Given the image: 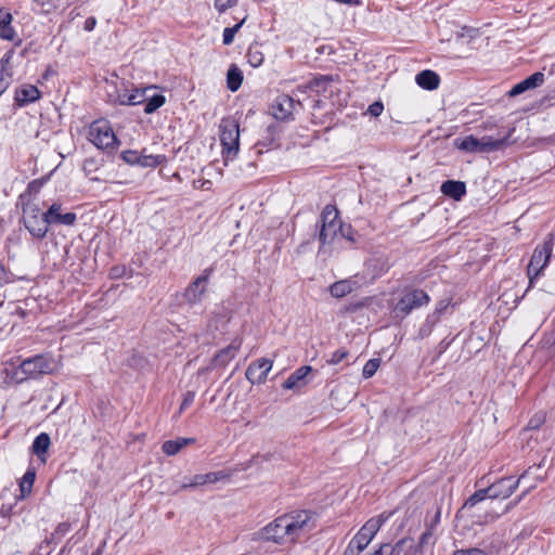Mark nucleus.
I'll return each instance as SVG.
<instances>
[{
	"mask_svg": "<svg viewBox=\"0 0 555 555\" xmlns=\"http://www.w3.org/2000/svg\"><path fill=\"white\" fill-rule=\"evenodd\" d=\"M449 305H450V300H440L436 305L435 310L431 313H429L428 315H435L436 321L439 322L442 313L448 309Z\"/></svg>",
	"mask_w": 555,
	"mask_h": 555,
	"instance_id": "nucleus-45",
	"label": "nucleus"
},
{
	"mask_svg": "<svg viewBox=\"0 0 555 555\" xmlns=\"http://www.w3.org/2000/svg\"><path fill=\"white\" fill-rule=\"evenodd\" d=\"M12 14L8 10L0 8V38L3 40L12 41L16 36L12 27Z\"/></svg>",
	"mask_w": 555,
	"mask_h": 555,
	"instance_id": "nucleus-24",
	"label": "nucleus"
},
{
	"mask_svg": "<svg viewBox=\"0 0 555 555\" xmlns=\"http://www.w3.org/2000/svg\"><path fill=\"white\" fill-rule=\"evenodd\" d=\"M384 111V105L380 101H376L369 105L367 113L373 117H378Z\"/></svg>",
	"mask_w": 555,
	"mask_h": 555,
	"instance_id": "nucleus-47",
	"label": "nucleus"
},
{
	"mask_svg": "<svg viewBox=\"0 0 555 555\" xmlns=\"http://www.w3.org/2000/svg\"><path fill=\"white\" fill-rule=\"evenodd\" d=\"M332 78L330 76H319L312 79L305 89H310L315 92H322L326 90V87L332 82Z\"/></svg>",
	"mask_w": 555,
	"mask_h": 555,
	"instance_id": "nucleus-32",
	"label": "nucleus"
},
{
	"mask_svg": "<svg viewBox=\"0 0 555 555\" xmlns=\"http://www.w3.org/2000/svg\"><path fill=\"white\" fill-rule=\"evenodd\" d=\"M244 22H245V20L235 24L233 27L224 28L223 35H222V42L224 46H230L233 42L235 34L241 29Z\"/></svg>",
	"mask_w": 555,
	"mask_h": 555,
	"instance_id": "nucleus-36",
	"label": "nucleus"
},
{
	"mask_svg": "<svg viewBox=\"0 0 555 555\" xmlns=\"http://www.w3.org/2000/svg\"><path fill=\"white\" fill-rule=\"evenodd\" d=\"M530 470L531 467L525 470L516 480L513 477H504L491 483L488 487V492H490V499L504 500L509 498L517 489L519 483L529 476Z\"/></svg>",
	"mask_w": 555,
	"mask_h": 555,
	"instance_id": "nucleus-11",
	"label": "nucleus"
},
{
	"mask_svg": "<svg viewBox=\"0 0 555 555\" xmlns=\"http://www.w3.org/2000/svg\"><path fill=\"white\" fill-rule=\"evenodd\" d=\"M247 62L253 67H259L264 60V55L258 44H251L246 53Z\"/></svg>",
	"mask_w": 555,
	"mask_h": 555,
	"instance_id": "nucleus-29",
	"label": "nucleus"
},
{
	"mask_svg": "<svg viewBox=\"0 0 555 555\" xmlns=\"http://www.w3.org/2000/svg\"><path fill=\"white\" fill-rule=\"evenodd\" d=\"M243 82V73L242 70L235 65L232 64L227 73V87L230 91L235 92L237 91Z\"/></svg>",
	"mask_w": 555,
	"mask_h": 555,
	"instance_id": "nucleus-27",
	"label": "nucleus"
},
{
	"mask_svg": "<svg viewBox=\"0 0 555 555\" xmlns=\"http://www.w3.org/2000/svg\"><path fill=\"white\" fill-rule=\"evenodd\" d=\"M357 287V282L350 279L341 280L330 286V293L335 298H343L352 293Z\"/></svg>",
	"mask_w": 555,
	"mask_h": 555,
	"instance_id": "nucleus-25",
	"label": "nucleus"
},
{
	"mask_svg": "<svg viewBox=\"0 0 555 555\" xmlns=\"http://www.w3.org/2000/svg\"><path fill=\"white\" fill-rule=\"evenodd\" d=\"M203 485H206L205 474H198V475L193 476L189 482L183 483L181 488L188 489V488H194V487H198V486H203Z\"/></svg>",
	"mask_w": 555,
	"mask_h": 555,
	"instance_id": "nucleus-42",
	"label": "nucleus"
},
{
	"mask_svg": "<svg viewBox=\"0 0 555 555\" xmlns=\"http://www.w3.org/2000/svg\"><path fill=\"white\" fill-rule=\"evenodd\" d=\"M273 362L269 359H258L248 365L245 372V376L251 384L261 385L267 380Z\"/></svg>",
	"mask_w": 555,
	"mask_h": 555,
	"instance_id": "nucleus-14",
	"label": "nucleus"
},
{
	"mask_svg": "<svg viewBox=\"0 0 555 555\" xmlns=\"http://www.w3.org/2000/svg\"><path fill=\"white\" fill-rule=\"evenodd\" d=\"M41 98L39 89L29 83H24L15 90L14 103L18 107H24Z\"/></svg>",
	"mask_w": 555,
	"mask_h": 555,
	"instance_id": "nucleus-16",
	"label": "nucleus"
},
{
	"mask_svg": "<svg viewBox=\"0 0 555 555\" xmlns=\"http://www.w3.org/2000/svg\"><path fill=\"white\" fill-rule=\"evenodd\" d=\"M314 528L313 515L309 511H294L282 516L263 527L257 534L260 539L276 544H295L300 538L306 537Z\"/></svg>",
	"mask_w": 555,
	"mask_h": 555,
	"instance_id": "nucleus-1",
	"label": "nucleus"
},
{
	"mask_svg": "<svg viewBox=\"0 0 555 555\" xmlns=\"http://www.w3.org/2000/svg\"><path fill=\"white\" fill-rule=\"evenodd\" d=\"M212 268H206L203 273L197 276L190 285L185 288L183 293V298L190 305H196L202 301L203 296L207 291V285L212 274Z\"/></svg>",
	"mask_w": 555,
	"mask_h": 555,
	"instance_id": "nucleus-13",
	"label": "nucleus"
},
{
	"mask_svg": "<svg viewBox=\"0 0 555 555\" xmlns=\"http://www.w3.org/2000/svg\"><path fill=\"white\" fill-rule=\"evenodd\" d=\"M49 225H74L77 216L75 212H62V204L53 203L44 212Z\"/></svg>",
	"mask_w": 555,
	"mask_h": 555,
	"instance_id": "nucleus-15",
	"label": "nucleus"
},
{
	"mask_svg": "<svg viewBox=\"0 0 555 555\" xmlns=\"http://www.w3.org/2000/svg\"><path fill=\"white\" fill-rule=\"evenodd\" d=\"M415 81L421 88L431 91L439 87L440 78L434 70L425 69L416 75Z\"/></svg>",
	"mask_w": 555,
	"mask_h": 555,
	"instance_id": "nucleus-22",
	"label": "nucleus"
},
{
	"mask_svg": "<svg viewBox=\"0 0 555 555\" xmlns=\"http://www.w3.org/2000/svg\"><path fill=\"white\" fill-rule=\"evenodd\" d=\"M228 477H229V475L227 473H224L223 470L211 472V473L205 474V482L206 483H216V482L223 480Z\"/></svg>",
	"mask_w": 555,
	"mask_h": 555,
	"instance_id": "nucleus-40",
	"label": "nucleus"
},
{
	"mask_svg": "<svg viewBox=\"0 0 555 555\" xmlns=\"http://www.w3.org/2000/svg\"><path fill=\"white\" fill-rule=\"evenodd\" d=\"M379 363H380V360L379 359H371L369 360L364 366H363V370H362V375L364 378H370L372 377L377 369L379 367Z\"/></svg>",
	"mask_w": 555,
	"mask_h": 555,
	"instance_id": "nucleus-38",
	"label": "nucleus"
},
{
	"mask_svg": "<svg viewBox=\"0 0 555 555\" xmlns=\"http://www.w3.org/2000/svg\"><path fill=\"white\" fill-rule=\"evenodd\" d=\"M60 540L57 539V535H53V533L51 534L50 538H47L40 545V548L42 550L44 546V544L47 546H49L50 544H56Z\"/></svg>",
	"mask_w": 555,
	"mask_h": 555,
	"instance_id": "nucleus-55",
	"label": "nucleus"
},
{
	"mask_svg": "<svg viewBox=\"0 0 555 555\" xmlns=\"http://www.w3.org/2000/svg\"><path fill=\"white\" fill-rule=\"evenodd\" d=\"M242 345V340L235 338L225 348L221 349L212 360L215 366H227L237 354Z\"/></svg>",
	"mask_w": 555,
	"mask_h": 555,
	"instance_id": "nucleus-17",
	"label": "nucleus"
},
{
	"mask_svg": "<svg viewBox=\"0 0 555 555\" xmlns=\"http://www.w3.org/2000/svg\"><path fill=\"white\" fill-rule=\"evenodd\" d=\"M499 516H500L499 514H493V515H491L490 520H494V519H496Z\"/></svg>",
	"mask_w": 555,
	"mask_h": 555,
	"instance_id": "nucleus-64",
	"label": "nucleus"
},
{
	"mask_svg": "<svg viewBox=\"0 0 555 555\" xmlns=\"http://www.w3.org/2000/svg\"><path fill=\"white\" fill-rule=\"evenodd\" d=\"M430 297L423 289H411L402 294L397 301L393 311L397 315L406 317L413 310L425 307L429 304Z\"/></svg>",
	"mask_w": 555,
	"mask_h": 555,
	"instance_id": "nucleus-8",
	"label": "nucleus"
},
{
	"mask_svg": "<svg viewBox=\"0 0 555 555\" xmlns=\"http://www.w3.org/2000/svg\"><path fill=\"white\" fill-rule=\"evenodd\" d=\"M390 516L391 513H382L378 516L370 518L354 534L351 541L357 544L358 548L364 551Z\"/></svg>",
	"mask_w": 555,
	"mask_h": 555,
	"instance_id": "nucleus-9",
	"label": "nucleus"
},
{
	"mask_svg": "<svg viewBox=\"0 0 555 555\" xmlns=\"http://www.w3.org/2000/svg\"><path fill=\"white\" fill-rule=\"evenodd\" d=\"M194 442V438H177L176 440H167L163 443L162 450L166 455L172 456L179 453L188 444Z\"/></svg>",
	"mask_w": 555,
	"mask_h": 555,
	"instance_id": "nucleus-26",
	"label": "nucleus"
},
{
	"mask_svg": "<svg viewBox=\"0 0 555 555\" xmlns=\"http://www.w3.org/2000/svg\"><path fill=\"white\" fill-rule=\"evenodd\" d=\"M437 323H438V321H436L435 315H427L425 322L421 325V327L418 330V337L425 338V337L429 336Z\"/></svg>",
	"mask_w": 555,
	"mask_h": 555,
	"instance_id": "nucleus-34",
	"label": "nucleus"
},
{
	"mask_svg": "<svg viewBox=\"0 0 555 555\" xmlns=\"http://www.w3.org/2000/svg\"><path fill=\"white\" fill-rule=\"evenodd\" d=\"M220 143L224 162L233 160L240 150V126L232 117L222 118L220 126Z\"/></svg>",
	"mask_w": 555,
	"mask_h": 555,
	"instance_id": "nucleus-6",
	"label": "nucleus"
},
{
	"mask_svg": "<svg viewBox=\"0 0 555 555\" xmlns=\"http://www.w3.org/2000/svg\"><path fill=\"white\" fill-rule=\"evenodd\" d=\"M91 555H102V550L98 548L95 552H93Z\"/></svg>",
	"mask_w": 555,
	"mask_h": 555,
	"instance_id": "nucleus-63",
	"label": "nucleus"
},
{
	"mask_svg": "<svg viewBox=\"0 0 555 555\" xmlns=\"http://www.w3.org/2000/svg\"><path fill=\"white\" fill-rule=\"evenodd\" d=\"M347 357H348V351L346 349H338L332 353L331 359L327 360V363L335 365V364L340 363Z\"/></svg>",
	"mask_w": 555,
	"mask_h": 555,
	"instance_id": "nucleus-43",
	"label": "nucleus"
},
{
	"mask_svg": "<svg viewBox=\"0 0 555 555\" xmlns=\"http://www.w3.org/2000/svg\"><path fill=\"white\" fill-rule=\"evenodd\" d=\"M534 488V485L533 486H530L522 494L521 496L518 499L517 502H519L525 495H527V493L530 491V489Z\"/></svg>",
	"mask_w": 555,
	"mask_h": 555,
	"instance_id": "nucleus-62",
	"label": "nucleus"
},
{
	"mask_svg": "<svg viewBox=\"0 0 555 555\" xmlns=\"http://www.w3.org/2000/svg\"><path fill=\"white\" fill-rule=\"evenodd\" d=\"M88 139L96 149L106 153L115 152L119 145V140L106 119H98L90 124Z\"/></svg>",
	"mask_w": 555,
	"mask_h": 555,
	"instance_id": "nucleus-4",
	"label": "nucleus"
},
{
	"mask_svg": "<svg viewBox=\"0 0 555 555\" xmlns=\"http://www.w3.org/2000/svg\"><path fill=\"white\" fill-rule=\"evenodd\" d=\"M51 439L50 436L47 433L39 434L33 444H31V451L42 462H47V452L50 448Z\"/></svg>",
	"mask_w": 555,
	"mask_h": 555,
	"instance_id": "nucleus-23",
	"label": "nucleus"
},
{
	"mask_svg": "<svg viewBox=\"0 0 555 555\" xmlns=\"http://www.w3.org/2000/svg\"><path fill=\"white\" fill-rule=\"evenodd\" d=\"M554 248V240L550 237L544 241L543 244L538 245L530 258V261L527 266V275L529 278V286H532L533 281L538 279L545 267L547 266Z\"/></svg>",
	"mask_w": 555,
	"mask_h": 555,
	"instance_id": "nucleus-7",
	"label": "nucleus"
},
{
	"mask_svg": "<svg viewBox=\"0 0 555 555\" xmlns=\"http://www.w3.org/2000/svg\"><path fill=\"white\" fill-rule=\"evenodd\" d=\"M24 225L35 238H43L49 230V224L46 221L44 212L42 217H24Z\"/></svg>",
	"mask_w": 555,
	"mask_h": 555,
	"instance_id": "nucleus-18",
	"label": "nucleus"
},
{
	"mask_svg": "<svg viewBox=\"0 0 555 555\" xmlns=\"http://www.w3.org/2000/svg\"><path fill=\"white\" fill-rule=\"evenodd\" d=\"M360 307H362V304H354V305H350L349 307H347L346 310L349 311V312H354Z\"/></svg>",
	"mask_w": 555,
	"mask_h": 555,
	"instance_id": "nucleus-57",
	"label": "nucleus"
},
{
	"mask_svg": "<svg viewBox=\"0 0 555 555\" xmlns=\"http://www.w3.org/2000/svg\"><path fill=\"white\" fill-rule=\"evenodd\" d=\"M166 102V98L163 94H154L151 98H146L144 113L153 114Z\"/></svg>",
	"mask_w": 555,
	"mask_h": 555,
	"instance_id": "nucleus-31",
	"label": "nucleus"
},
{
	"mask_svg": "<svg viewBox=\"0 0 555 555\" xmlns=\"http://www.w3.org/2000/svg\"><path fill=\"white\" fill-rule=\"evenodd\" d=\"M195 399V392L194 391H186L183 396V400L181 402L179 413H182L185 409H188Z\"/></svg>",
	"mask_w": 555,
	"mask_h": 555,
	"instance_id": "nucleus-46",
	"label": "nucleus"
},
{
	"mask_svg": "<svg viewBox=\"0 0 555 555\" xmlns=\"http://www.w3.org/2000/svg\"><path fill=\"white\" fill-rule=\"evenodd\" d=\"M440 191L443 195L459 201L465 195L466 185L462 181L447 180L441 184Z\"/></svg>",
	"mask_w": 555,
	"mask_h": 555,
	"instance_id": "nucleus-21",
	"label": "nucleus"
},
{
	"mask_svg": "<svg viewBox=\"0 0 555 555\" xmlns=\"http://www.w3.org/2000/svg\"><path fill=\"white\" fill-rule=\"evenodd\" d=\"M95 25H96V18L93 16H90L86 20L83 29L86 31H92L94 29Z\"/></svg>",
	"mask_w": 555,
	"mask_h": 555,
	"instance_id": "nucleus-52",
	"label": "nucleus"
},
{
	"mask_svg": "<svg viewBox=\"0 0 555 555\" xmlns=\"http://www.w3.org/2000/svg\"><path fill=\"white\" fill-rule=\"evenodd\" d=\"M312 371L310 365H302L295 370L287 379L283 383V389H298L307 384L306 377Z\"/></svg>",
	"mask_w": 555,
	"mask_h": 555,
	"instance_id": "nucleus-19",
	"label": "nucleus"
},
{
	"mask_svg": "<svg viewBox=\"0 0 555 555\" xmlns=\"http://www.w3.org/2000/svg\"><path fill=\"white\" fill-rule=\"evenodd\" d=\"M385 555H397V553L392 550L391 545L386 548Z\"/></svg>",
	"mask_w": 555,
	"mask_h": 555,
	"instance_id": "nucleus-59",
	"label": "nucleus"
},
{
	"mask_svg": "<svg viewBox=\"0 0 555 555\" xmlns=\"http://www.w3.org/2000/svg\"><path fill=\"white\" fill-rule=\"evenodd\" d=\"M300 107V101L294 100L291 95L281 94L274 99L271 114L276 120L286 121L293 119L295 112Z\"/></svg>",
	"mask_w": 555,
	"mask_h": 555,
	"instance_id": "nucleus-12",
	"label": "nucleus"
},
{
	"mask_svg": "<svg viewBox=\"0 0 555 555\" xmlns=\"http://www.w3.org/2000/svg\"><path fill=\"white\" fill-rule=\"evenodd\" d=\"M544 82V74L541 72L533 73L522 81L515 85L508 92L511 96H516L521 94L522 92L534 89L541 86Z\"/></svg>",
	"mask_w": 555,
	"mask_h": 555,
	"instance_id": "nucleus-20",
	"label": "nucleus"
},
{
	"mask_svg": "<svg viewBox=\"0 0 555 555\" xmlns=\"http://www.w3.org/2000/svg\"><path fill=\"white\" fill-rule=\"evenodd\" d=\"M487 498L490 499V492H488V487L485 489L477 490L474 492L464 503V507H473L477 503L486 500Z\"/></svg>",
	"mask_w": 555,
	"mask_h": 555,
	"instance_id": "nucleus-33",
	"label": "nucleus"
},
{
	"mask_svg": "<svg viewBox=\"0 0 555 555\" xmlns=\"http://www.w3.org/2000/svg\"><path fill=\"white\" fill-rule=\"evenodd\" d=\"M362 552L363 550L358 548L357 544L350 540L343 555H360Z\"/></svg>",
	"mask_w": 555,
	"mask_h": 555,
	"instance_id": "nucleus-49",
	"label": "nucleus"
},
{
	"mask_svg": "<svg viewBox=\"0 0 555 555\" xmlns=\"http://www.w3.org/2000/svg\"><path fill=\"white\" fill-rule=\"evenodd\" d=\"M436 543V539L434 538V532L430 530H426L420 538L418 544L415 548V552H422L426 546H434Z\"/></svg>",
	"mask_w": 555,
	"mask_h": 555,
	"instance_id": "nucleus-35",
	"label": "nucleus"
},
{
	"mask_svg": "<svg viewBox=\"0 0 555 555\" xmlns=\"http://www.w3.org/2000/svg\"><path fill=\"white\" fill-rule=\"evenodd\" d=\"M24 217H42L41 209L36 203L28 202L23 207Z\"/></svg>",
	"mask_w": 555,
	"mask_h": 555,
	"instance_id": "nucleus-39",
	"label": "nucleus"
},
{
	"mask_svg": "<svg viewBox=\"0 0 555 555\" xmlns=\"http://www.w3.org/2000/svg\"><path fill=\"white\" fill-rule=\"evenodd\" d=\"M72 526L69 522H61L55 528L53 535H57V539L61 540L69 530Z\"/></svg>",
	"mask_w": 555,
	"mask_h": 555,
	"instance_id": "nucleus-48",
	"label": "nucleus"
},
{
	"mask_svg": "<svg viewBox=\"0 0 555 555\" xmlns=\"http://www.w3.org/2000/svg\"><path fill=\"white\" fill-rule=\"evenodd\" d=\"M529 427H530V428H535V427H538V422H537V421H534V420H530V422H529Z\"/></svg>",
	"mask_w": 555,
	"mask_h": 555,
	"instance_id": "nucleus-61",
	"label": "nucleus"
},
{
	"mask_svg": "<svg viewBox=\"0 0 555 555\" xmlns=\"http://www.w3.org/2000/svg\"><path fill=\"white\" fill-rule=\"evenodd\" d=\"M145 152V149L142 151L126 150L121 152L120 157L127 165L142 168H155L167 160L165 155H153Z\"/></svg>",
	"mask_w": 555,
	"mask_h": 555,
	"instance_id": "nucleus-10",
	"label": "nucleus"
},
{
	"mask_svg": "<svg viewBox=\"0 0 555 555\" xmlns=\"http://www.w3.org/2000/svg\"><path fill=\"white\" fill-rule=\"evenodd\" d=\"M40 8L41 12L49 14L55 10H61L59 0H34Z\"/></svg>",
	"mask_w": 555,
	"mask_h": 555,
	"instance_id": "nucleus-37",
	"label": "nucleus"
},
{
	"mask_svg": "<svg viewBox=\"0 0 555 555\" xmlns=\"http://www.w3.org/2000/svg\"><path fill=\"white\" fill-rule=\"evenodd\" d=\"M10 283V274L5 267L0 262V287Z\"/></svg>",
	"mask_w": 555,
	"mask_h": 555,
	"instance_id": "nucleus-50",
	"label": "nucleus"
},
{
	"mask_svg": "<svg viewBox=\"0 0 555 555\" xmlns=\"http://www.w3.org/2000/svg\"><path fill=\"white\" fill-rule=\"evenodd\" d=\"M35 478H36L35 470L27 469L22 478L21 483H20L22 499H24L26 495L30 494Z\"/></svg>",
	"mask_w": 555,
	"mask_h": 555,
	"instance_id": "nucleus-30",
	"label": "nucleus"
},
{
	"mask_svg": "<svg viewBox=\"0 0 555 555\" xmlns=\"http://www.w3.org/2000/svg\"><path fill=\"white\" fill-rule=\"evenodd\" d=\"M53 372V360L51 357L44 354H37L35 357L25 359L17 367L8 372L11 379L17 384L23 383L29 378H37L43 374H51Z\"/></svg>",
	"mask_w": 555,
	"mask_h": 555,
	"instance_id": "nucleus-2",
	"label": "nucleus"
},
{
	"mask_svg": "<svg viewBox=\"0 0 555 555\" xmlns=\"http://www.w3.org/2000/svg\"><path fill=\"white\" fill-rule=\"evenodd\" d=\"M27 190H28L29 192H31L33 190H35V191L37 192V191H38L37 182H36V181L30 182V183L28 184Z\"/></svg>",
	"mask_w": 555,
	"mask_h": 555,
	"instance_id": "nucleus-58",
	"label": "nucleus"
},
{
	"mask_svg": "<svg viewBox=\"0 0 555 555\" xmlns=\"http://www.w3.org/2000/svg\"><path fill=\"white\" fill-rule=\"evenodd\" d=\"M155 88L154 86H150L144 89H134L129 94H125L120 100L121 104L126 105H139L145 102L146 96L145 93L147 90Z\"/></svg>",
	"mask_w": 555,
	"mask_h": 555,
	"instance_id": "nucleus-28",
	"label": "nucleus"
},
{
	"mask_svg": "<svg viewBox=\"0 0 555 555\" xmlns=\"http://www.w3.org/2000/svg\"><path fill=\"white\" fill-rule=\"evenodd\" d=\"M408 539L403 538L400 539L396 544L391 545L392 550L399 555V553L403 550V546L405 544Z\"/></svg>",
	"mask_w": 555,
	"mask_h": 555,
	"instance_id": "nucleus-54",
	"label": "nucleus"
},
{
	"mask_svg": "<svg viewBox=\"0 0 555 555\" xmlns=\"http://www.w3.org/2000/svg\"><path fill=\"white\" fill-rule=\"evenodd\" d=\"M509 134L500 138L485 135L480 139L474 135H466L455 140V146L467 153H490L503 149L508 141Z\"/></svg>",
	"mask_w": 555,
	"mask_h": 555,
	"instance_id": "nucleus-5",
	"label": "nucleus"
},
{
	"mask_svg": "<svg viewBox=\"0 0 555 555\" xmlns=\"http://www.w3.org/2000/svg\"><path fill=\"white\" fill-rule=\"evenodd\" d=\"M237 3V0H215V9L219 13L225 12L229 8L234 7Z\"/></svg>",
	"mask_w": 555,
	"mask_h": 555,
	"instance_id": "nucleus-44",
	"label": "nucleus"
},
{
	"mask_svg": "<svg viewBox=\"0 0 555 555\" xmlns=\"http://www.w3.org/2000/svg\"><path fill=\"white\" fill-rule=\"evenodd\" d=\"M440 518H441V512H440V508H438L430 519L425 520V529L434 532L436 527L440 522Z\"/></svg>",
	"mask_w": 555,
	"mask_h": 555,
	"instance_id": "nucleus-41",
	"label": "nucleus"
},
{
	"mask_svg": "<svg viewBox=\"0 0 555 555\" xmlns=\"http://www.w3.org/2000/svg\"><path fill=\"white\" fill-rule=\"evenodd\" d=\"M345 227L346 228L344 229V231H339V235L347 238L350 242H353L354 238L351 235V233H352L351 227L349 224H345Z\"/></svg>",
	"mask_w": 555,
	"mask_h": 555,
	"instance_id": "nucleus-53",
	"label": "nucleus"
},
{
	"mask_svg": "<svg viewBox=\"0 0 555 555\" xmlns=\"http://www.w3.org/2000/svg\"><path fill=\"white\" fill-rule=\"evenodd\" d=\"M453 555H487V554L479 548H469V550H457L453 553Z\"/></svg>",
	"mask_w": 555,
	"mask_h": 555,
	"instance_id": "nucleus-51",
	"label": "nucleus"
},
{
	"mask_svg": "<svg viewBox=\"0 0 555 555\" xmlns=\"http://www.w3.org/2000/svg\"><path fill=\"white\" fill-rule=\"evenodd\" d=\"M385 555H397V553L392 550L391 545L386 548Z\"/></svg>",
	"mask_w": 555,
	"mask_h": 555,
	"instance_id": "nucleus-60",
	"label": "nucleus"
},
{
	"mask_svg": "<svg viewBox=\"0 0 555 555\" xmlns=\"http://www.w3.org/2000/svg\"><path fill=\"white\" fill-rule=\"evenodd\" d=\"M317 228V237L323 247L332 244L338 237L339 231H344L346 227L339 218L337 208L328 204L323 208Z\"/></svg>",
	"mask_w": 555,
	"mask_h": 555,
	"instance_id": "nucleus-3",
	"label": "nucleus"
},
{
	"mask_svg": "<svg viewBox=\"0 0 555 555\" xmlns=\"http://www.w3.org/2000/svg\"><path fill=\"white\" fill-rule=\"evenodd\" d=\"M60 540L57 539V535H53V533L51 534L50 538H47L40 545V548L42 550L44 546V544L47 546H49L50 544H56Z\"/></svg>",
	"mask_w": 555,
	"mask_h": 555,
	"instance_id": "nucleus-56",
	"label": "nucleus"
}]
</instances>
